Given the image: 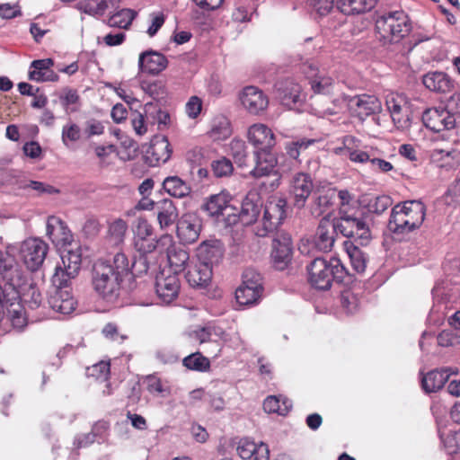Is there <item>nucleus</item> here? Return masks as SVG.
<instances>
[{
    "instance_id": "1",
    "label": "nucleus",
    "mask_w": 460,
    "mask_h": 460,
    "mask_svg": "<svg viewBox=\"0 0 460 460\" xmlns=\"http://www.w3.org/2000/svg\"><path fill=\"white\" fill-rule=\"evenodd\" d=\"M0 320L6 314L13 328L22 330L27 323L20 302L21 288L28 275L13 260L0 251Z\"/></svg>"
},
{
    "instance_id": "2",
    "label": "nucleus",
    "mask_w": 460,
    "mask_h": 460,
    "mask_svg": "<svg viewBox=\"0 0 460 460\" xmlns=\"http://www.w3.org/2000/svg\"><path fill=\"white\" fill-rule=\"evenodd\" d=\"M62 265L57 266L52 277L53 285L57 288L49 297L50 307L62 314H71L75 309L76 302L67 289L68 282L75 279L81 269V252L78 247L69 250L61 256Z\"/></svg>"
},
{
    "instance_id": "3",
    "label": "nucleus",
    "mask_w": 460,
    "mask_h": 460,
    "mask_svg": "<svg viewBox=\"0 0 460 460\" xmlns=\"http://www.w3.org/2000/svg\"><path fill=\"white\" fill-rule=\"evenodd\" d=\"M425 206L420 200H407L392 209L388 228L394 234L409 233L421 226L425 218Z\"/></svg>"
},
{
    "instance_id": "4",
    "label": "nucleus",
    "mask_w": 460,
    "mask_h": 460,
    "mask_svg": "<svg viewBox=\"0 0 460 460\" xmlns=\"http://www.w3.org/2000/svg\"><path fill=\"white\" fill-rule=\"evenodd\" d=\"M122 278L113 270L111 262L98 261L93 264L92 285L94 291L105 301L115 302L120 294Z\"/></svg>"
},
{
    "instance_id": "5",
    "label": "nucleus",
    "mask_w": 460,
    "mask_h": 460,
    "mask_svg": "<svg viewBox=\"0 0 460 460\" xmlns=\"http://www.w3.org/2000/svg\"><path fill=\"white\" fill-rule=\"evenodd\" d=\"M410 31L409 18L402 11L389 12L376 21V34L385 44L400 41Z\"/></svg>"
},
{
    "instance_id": "6",
    "label": "nucleus",
    "mask_w": 460,
    "mask_h": 460,
    "mask_svg": "<svg viewBox=\"0 0 460 460\" xmlns=\"http://www.w3.org/2000/svg\"><path fill=\"white\" fill-rule=\"evenodd\" d=\"M340 260L332 258L330 261L316 257L308 266L310 283L317 289L326 290L332 286L333 279L343 270Z\"/></svg>"
},
{
    "instance_id": "7",
    "label": "nucleus",
    "mask_w": 460,
    "mask_h": 460,
    "mask_svg": "<svg viewBox=\"0 0 460 460\" xmlns=\"http://www.w3.org/2000/svg\"><path fill=\"white\" fill-rule=\"evenodd\" d=\"M338 232L343 236L353 238L360 245H366L371 239L368 225L361 217L349 211L342 210L334 221Z\"/></svg>"
},
{
    "instance_id": "8",
    "label": "nucleus",
    "mask_w": 460,
    "mask_h": 460,
    "mask_svg": "<svg viewBox=\"0 0 460 460\" xmlns=\"http://www.w3.org/2000/svg\"><path fill=\"white\" fill-rule=\"evenodd\" d=\"M49 250L40 238H28L19 245V253L28 270H37L43 263Z\"/></svg>"
},
{
    "instance_id": "9",
    "label": "nucleus",
    "mask_w": 460,
    "mask_h": 460,
    "mask_svg": "<svg viewBox=\"0 0 460 460\" xmlns=\"http://www.w3.org/2000/svg\"><path fill=\"white\" fill-rule=\"evenodd\" d=\"M284 208L285 202L282 199L267 203L263 217L254 228L255 234L263 237L273 232L285 217Z\"/></svg>"
},
{
    "instance_id": "10",
    "label": "nucleus",
    "mask_w": 460,
    "mask_h": 460,
    "mask_svg": "<svg viewBox=\"0 0 460 460\" xmlns=\"http://www.w3.org/2000/svg\"><path fill=\"white\" fill-rule=\"evenodd\" d=\"M343 101L350 113L364 120L367 117L381 111V102L375 95L358 94L354 96L346 95Z\"/></svg>"
},
{
    "instance_id": "11",
    "label": "nucleus",
    "mask_w": 460,
    "mask_h": 460,
    "mask_svg": "<svg viewBox=\"0 0 460 460\" xmlns=\"http://www.w3.org/2000/svg\"><path fill=\"white\" fill-rule=\"evenodd\" d=\"M47 235L52 241V243L60 248H66V254L69 250L75 249L80 245L74 243V237L67 226L59 217L51 216L48 217L46 226ZM82 253V250H80ZM65 255V253L63 254Z\"/></svg>"
},
{
    "instance_id": "12",
    "label": "nucleus",
    "mask_w": 460,
    "mask_h": 460,
    "mask_svg": "<svg viewBox=\"0 0 460 460\" xmlns=\"http://www.w3.org/2000/svg\"><path fill=\"white\" fill-rule=\"evenodd\" d=\"M385 105L397 128L403 130L410 127L411 114L405 95L391 92L385 96Z\"/></svg>"
},
{
    "instance_id": "13",
    "label": "nucleus",
    "mask_w": 460,
    "mask_h": 460,
    "mask_svg": "<svg viewBox=\"0 0 460 460\" xmlns=\"http://www.w3.org/2000/svg\"><path fill=\"white\" fill-rule=\"evenodd\" d=\"M155 293L161 303L169 305L179 295L180 279L172 270H162L155 278Z\"/></svg>"
},
{
    "instance_id": "14",
    "label": "nucleus",
    "mask_w": 460,
    "mask_h": 460,
    "mask_svg": "<svg viewBox=\"0 0 460 460\" xmlns=\"http://www.w3.org/2000/svg\"><path fill=\"white\" fill-rule=\"evenodd\" d=\"M134 247L140 254L150 253L156 248V236L149 222L138 217L133 227Z\"/></svg>"
},
{
    "instance_id": "15",
    "label": "nucleus",
    "mask_w": 460,
    "mask_h": 460,
    "mask_svg": "<svg viewBox=\"0 0 460 460\" xmlns=\"http://www.w3.org/2000/svg\"><path fill=\"white\" fill-rule=\"evenodd\" d=\"M202 230V219L197 213H184L177 221V236L182 243H195Z\"/></svg>"
},
{
    "instance_id": "16",
    "label": "nucleus",
    "mask_w": 460,
    "mask_h": 460,
    "mask_svg": "<svg viewBox=\"0 0 460 460\" xmlns=\"http://www.w3.org/2000/svg\"><path fill=\"white\" fill-rule=\"evenodd\" d=\"M292 257V242L289 234L285 232L276 233L272 240L271 259L274 267L284 270L290 262Z\"/></svg>"
},
{
    "instance_id": "17",
    "label": "nucleus",
    "mask_w": 460,
    "mask_h": 460,
    "mask_svg": "<svg viewBox=\"0 0 460 460\" xmlns=\"http://www.w3.org/2000/svg\"><path fill=\"white\" fill-rule=\"evenodd\" d=\"M201 208L210 217H226L227 225L237 223L234 208L228 205L227 195L225 193L211 195Z\"/></svg>"
},
{
    "instance_id": "18",
    "label": "nucleus",
    "mask_w": 460,
    "mask_h": 460,
    "mask_svg": "<svg viewBox=\"0 0 460 460\" xmlns=\"http://www.w3.org/2000/svg\"><path fill=\"white\" fill-rule=\"evenodd\" d=\"M313 189V180L308 173L297 172L294 174L289 183V193L293 198L294 206L297 208H304Z\"/></svg>"
},
{
    "instance_id": "19",
    "label": "nucleus",
    "mask_w": 460,
    "mask_h": 460,
    "mask_svg": "<svg viewBox=\"0 0 460 460\" xmlns=\"http://www.w3.org/2000/svg\"><path fill=\"white\" fill-rule=\"evenodd\" d=\"M189 336L199 342V344L212 343L215 346V349L211 350L210 353H214V357H218L221 353L223 344L218 342V339H226V332L219 326L216 325H206L199 326L195 330L189 332ZM209 353V350H206Z\"/></svg>"
},
{
    "instance_id": "20",
    "label": "nucleus",
    "mask_w": 460,
    "mask_h": 460,
    "mask_svg": "<svg viewBox=\"0 0 460 460\" xmlns=\"http://www.w3.org/2000/svg\"><path fill=\"white\" fill-rule=\"evenodd\" d=\"M247 138L256 151H271L276 145V137L267 125L256 123L248 128Z\"/></svg>"
},
{
    "instance_id": "21",
    "label": "nucleus",
    "mask_w": 460,
    "mask_h": 460,
    "mask_svg": "<svg viewBox=\"0 0 460 460\" xmlns=\"http://www.w3.org/2000/svg\"><path fill=\"white\" fill-rule=\"evenodd\" d=\"M256 165L250 172L254 178H261L269 175L273 169L279 165L282 172L291 170V165L285 163H279L278 158L271 151H255Z\"/></svg>"
},
{
    "instance_id": "22",
    "label": "nucleus",
    "mask_w": 460,
    "mask_h": 460,
    "mask_svg": "<svg viewBox=\"0 0 460 460\" xmlns=\"http://www.w3.org/2000/svg\"><path fill=\"white\" fill-rule=\"evenodd\" d=\"M240 102L243 108L252 115L264 111L269 105L268 97L254 86H247L242 91Z\"/></svg>"
},
{
    "instance_id": "23",
    "label": "nucleus",
    "mask_w": 460,
    "mask_h": 460,
    "mask_svg": "<svg viewBox=\"0 0 460 460\" xmlns=\"http://www.w3.org/2000/svg\"><path fill=\"white\" fill-rule=\"evenodd\" d=\"M423 123L434 132L451 129L455 127L456 118L446 109H429L422 115Z\"/></svg>"
},
{
    "instance_id": "24",
    "label": "nucleus",
    "mask_w": 460,
    "mask_h": 460,
    "mask_svg": "<svg viewBox=\"0 0 460 460\" xmlns=\"http://www.w3.org/2000/svg\"><path fill=\"white\" fill-rule=\"evenodd\" d=\"M276 87L281 104L288 109H294L304 101L301 86L293 80L279 83Z\"/></svg>"
},
{
    "instance_id": "25",
    "label": "nucleus",
    "mask_w": 460,
    "mask_h": 460,
    "mask_svg": "<svg viewBox=\"0 0 460 460\" xmlns=\"http://www.w3.org/2000/svg\"><path fill=\"white\" fill-rule=\"evenodd\" d=\"M338 229L334 222L323 218L317 227L314 236V245L322 252H330L333 247Z\"/></svg>"
},
{
    "instance_id": "26",
    "label": "nucleus",
    "mask_w": 460,
    "mask_h": 460,
    "mask_svg": "<svg viewBox=\"0 0 460 460\" xmlns=\"http://www.w3.org/2000/svg\"><path fill=\"white\" fill-rule=\"evenodd\" d=\"M262 208V201L257 192H250L243 200L241 210L236 215L237 222L251 225L256 222Z\"/></svg>"
},
{
    "instance_id": "27",
    "label": "nucleus",
    "mask_w": 460,
    "mask_h": 460,
    "mask_svg": "<svg viewBox=\"0 0 460 460\" xmlns=\"http://www.w3.org/2000/svg\"><path fill=\"white\" fill-rule=\"evenodd\" d=\"M223 254V245L220 241L216 239L204 241L197 248L198 261L212 268L221 261Z\"/></svg>"
},
{
    "instance_id": "28",
    "label": "nucleus",
    "mask_w": 460,
    "mask_h": 460,
    "mask_svg": "<svg viewBox=\"0 0 460 460\" xmlns=\"http://www.w3.org/2000/svg\"><path fill=\"white\" fill-rule=\"evenodd\" d=\"M236 452L244 460L270 459V451L266 444H256L248 438L240 439L236 447Z\"/></svg>"
},
{
    "instance_id": "29",
    "label": "nucleus",
    "mask_w": 460,
    "mask_h": 460,
    "mask_svg": "<svg viewBox=\"0 0 460 460\" xmlns=\"http://www.w3.org/2000/svg\"><path fill=\"white\" fill-rule=\"evenodd\" d=\"M53 65L54 61L51 58L32 61L29 69V79L38 83L58 81V74L51 69Z\"/></svg>"
},
{
    "instance_id": "30",
    "label": "nucleus",
    "mask_w": 460,
    "mask_h": 460,
    "mask_svg": "<svg viewBox=\"0 0 460 460\" xmlns=\"http://www.w3.org/2000/svg\"><path fill=\"white\" fill-rule=\"evenodd\" d=\"M166 66V58L156 51L143 52L138 58V68L143 73L156 75L163 71Z\"/></svg>"
},
{
    "instance_id": "31",
    "label": "nucleus",
    "mask_w": 460,
    "mask_h": 460,
    "mask_svg": "<svg viewBox=\"0 0 460 460\" xmlns=\"http://www.w3.org/2000/svg\"><path fill=\"white\" fill-rule=\"evenodd\" d=\"M422 83L429 91L436 93H448L454 88V81L441 71L427 73L423 75Z\"/></svg>"
},
{
    "instance_id": "32",
    "label": "nucleus",
    "mask_w": 460,
    "mask_h": 460,
    "mask_svg": "<svg viewBox=\"0 0 460 460\" xmlns=\"http://www.w3.org/2000/svg\"><path fill=\"white\" fill-rule=\"evenodd\" d=\"M172 155L171 145L167 137H163L154 140L147 150V160L152 166L166 163Z\"/></svg>"
},
{
    "instance_id": "33",
    "label": "nucleus",
    "mask_w": 460,
    "mask_h": 460,
    "mask_svg": "<svg viewBox=\"0 0 460 460\" xmlns=\"http://www.w3.org/2000/svg\"><path fill=\"white\" fill-rule=\"evenodd\" d=\"M334 197L335 190L333 189L317 190L309 207L311 215L318 217L324 214L332 205Z\"/></svg>"
},
{
    "instance_id": "34",
    "label": "nucleus",
    "mask_w": 460,
    "mask_h": 460,
    "mask_svg": "<svg viewBox=\"0 0 460 460\" xmlns=\"http://www.w3.org/2000/svg\"><path fill=\"white\" fill-rule=\"evenodd\" d=\"M119 0H82L79 8L91 15H103L113 13L118 8Z\"/></svg>"
},
{
    "instance_id": "35",
    "label": "nucleus",
    "mask_w": 460,
    "mask_h": 460,
    "mask_svg": "<svg viewBox=\"0 0 460 460\" xmlns=\"http://www.w3.org/2000/svg\"><path fill=\"white\" fill-rule=\"evenodd\" d=\"M157 220L162 229L173 225L178 217V210L169 199H164L156 205Z\"/></svg>"
},
{
    "instance_id": "36",
    "label": "nucleus",
    "mask_w": 460,
    "mask_h": 460,
    "mask_svg": "<svg viewBox=\"0 0 460 460\" xmlns=\"http://www.w3.org/2000/svg\"><path fill=\"white\" fill-rule=\"evenodd\" d=\"M128 223L122 218H115L109 222L106 240L112 246H119L125 241Z\"/></svg>"
},
{
    "instance_id": "37",
    "label": "nucleus",
    "mask_w": 460,
    "mask_h": 460,
    "mask_svg": "<svg viewBox=\"0 0 460 460\" xmlns=\"http://www.w3.org/2000/svg\"><path fill=\"white\" fill-rule=\"evenodd\" d=\"M212 267L198 261L192 270H190L186 279L192 287H203L208 284L212 278Z\"/></svg>"
},
{
    "instance_id": "38",
    "label": "nucleus",
    "mask_w": 460,
    "mask_h": 460,
    "mask_svg": "<svg viewBox=\"0 0 460 460\" xmlns=\"http://www.w3.org/2000/svg\"><path fill=\"white\" fill-rule=\"evenodd\" d=\"M343 149L346 155L353 163L365 164L367 159L368 150L360 149V141L353 136H345L342 138Z\"/></svg>"
},
{
    "instance_id": "39",
    "label": "nucleus",
    "mask_w": 460,
    "mask_h": 460,
    "mask_svg": "<svg viewBox=\"0 0 460 460\" xmlns=\"http://www.w3.org/2000/svg\"><path fill=\"white\" fill-rule=\"evenodd\" d=\"M447 370H433L422 377L421 384L426 393H434L441 389L447 381Z\"/></svg>"
},
{
    "instance_id": "40",
    "label": "nucleus",
    "mask_w": 460,
    "mask_h": 460,
    "mask_svg": "<svg viewBox=\"0 0 460 460\" xmlns=\"http://www.w3.org/2000/svg\"><path fill=\"white\" fill-rule=\"evenodd\" d=\"M164 190L172 197L184 198L190 193V187L178 176H168L163 181Z\"/></svg>"
},
{
    "instance_id": "41",
    "label": "nucleus",
    "mask_w": 460,
    "mask_h": 460,
    "mask_svg": "<svg viewBox=\"0 0 460 460\" xmlns=\"http://www.w3.org/2000/svg\"><path fill=\"white\" fill-rule=\"evenodd\" d=\"M291 408V401L281 395H270L263 402V409L268 413H278L279 415L285 416Z\"/></svg>"
},
{
    "instance_id": "42",
    "label": "nucleus",
    "mask_w": 460,
    "mask_h": 460,
    "mask_svg": "<svg viewBox=\"0 0 460 460\" xmlns=\"http://www.w3.org/2000/svg\"><path fill=\"white\" fill-rule=\"evenodd\" d=\"M377 0H337L338 7L346 14L361 13L371 10Z\"/></svg>"
},
{
    "instance_id": "43",
    "label": "nucleus",
    "mask_w": 460,
    "mask_h": 460,
    "mask_svg": "<svg viewBox=\"0 0 460 460\" xmlns=\"http://www.w3.org/2000/svg\"><path fill=\"white\" fill-rule=\"evenodd\" d=\"M314 143V139L308 138H299L287 142L285 144V150L288 158L292 160V164L299 165L301 164L300 155Z\"/></svg>"
},
{
    "instance_id": "44",
    "label": "nucleus",
    "mask_w": 460,
    "mask_h": 460,
    "mask_svg": "<svg viewBox=\"0 0 460 460\" xmlns=\"http://www.w3.org/2000/svg\"><path fill=\"white\" fill-rule=\"evenodd\" d=\"M347 254L352 268L358 273H363L367 268V256L358 247L348 242L345 243Z\"/></svg>"
},
{
    "instance_id": "45",
    "label": "nucleus",
    "mask_w": 460,
    "mask_h": 460,
    "mask_svg": "<svg viewBox=\"0 0 460 460\" xmlns=\"http://www.w3.org/2000/svg\"><path fill=\"white\" fill-rule=\"evenodd\" d=\"M189 261V253L183 249H172L168 252V261L172 273L178 275L179 272L185 270Z\"/></svg>"
},
{
    "instance_id": "46",
    "label": "nucleus",
    "mask_w": 460,
    "mask_h": 460,
    "mask_svg": "<svg viewBox=\"0 0 460 460\" xmlns=\"http://www.w3.org/2000/svg\"><path fill=\"white\" fill-rule=\"evenodd\" d=\"M182 364L188 369L198 372H206L210 367L209 359L204 357L200 352L191 353L185 357L182 360Z\"/></svg>"
},
{
    "instance_id": "47",
    "label": "nucleus",
    "mask_w": 460,
    "mask_h": 460,
    "mask_svg": "<svg viewBox=\"0 0 460 460\" xmlns=\"http://www.w3.org/2000/svg\"><path fill=\"white\" fill-rule=\"evenodd\" d=\"M209 134L214 140H221L228 137L231 135L230 123L228 119L225 117H218L215 119L212 122Z\"/></svg>"
},
{
    "instance_id": "48",
    "label": "nucleus",
    "mask_w": 460,
    "mask_h": 460,
    "mask_svg": "<svg viewBox=\"0 0 460 460\" xmlns=\"http://www.w3.org/2000/svg\"><path fill=\"white\" fill-rule=\"evenodd\" d=\"M135 18V13L130 9H120L111 15L108 23L111 27L128 28Z\"/></svg>"
},
{
    "instance_id": "49",
    "label": "nucleus",
    "mask_w": 460,
    "mask_h": 460,
    "mask_svg": "<svg viewBox=\"0 0 460 460\" xmlns=\"http://www.w3.org/2000/svg\"><path fill=\"white\" fill-rule=\"evenodd\" d=\"M261 292L252 289L248 286H240L235 290V298L240 305H248L254 304L261 297Z\"/></svg>"
},
{
    "instance_id": "50",
    "label": "nucleus",
    "mask_w": 460,
    "mask_h": 460,
    "mask_svg": "<svg viewBox=\"0 0 460 460\" xmlns=\"http://www.w3.org/2000/svg\"><path fill=\"white\" fill-rule=\"evenodd\" d=\"M145 112L156 120L159 128H166L170 124L171 119L169 113L157 108L155 102H146L145 104Z\"/></svg>"
},
{
    "instance_id": "51",
    "label": "nucleus",
    "mask_w": 460,
    "mask_h": 460,
    "mask_svg": "<svg viewBox=\"0 0 460 460\" xmlns=\"http://www.w3.org/2000/svg\"><path fill=\"white\" fill-rule=\"evenodd\" d=\"M310 84L315 93L330 94L333 89L334 81L330 76L320 73Z\"/></svg>"
},
{
    "instance_id": "52",
    "label": "nucleus",
    "mask_w": 460,
    "mask_h": 460,
    "mask_svg": "<svg viewBox=\"0 0 460 460\" xmlns=\"http://www.w3.org/2000/svg\"><path fill=\"white\" fill-rule=\"evenodd\" d=\"M229 150L235 163L239 165H243L247 156L244 141L241 139H233L229 145Z\"/></svg>"
},
{
    "instance_id": "53",
    "label": "nucleus",
    "mask_w": 460,
    "mask_h": 460,
    "mask_svg": "<svg viewBox=\"0 0 460 460\" xmlns=\"http://www.w3.org/2000/svg\"><path fill=\"white\" fill-rule=\"evenodd\" d=\"M369 163L372 170H377L382 172H387L394 169L393 164L376 155L374 149L368 150L367 163Z\"/></svg>"
},
{
    "instance_id": "54",
    "label": "nucleus",
    "mask_w": 460,
    "mask_h": 460,
    "mask_svg": "<svg viewBox=\"0 0 460 460\" xmlns=\"http://www.w3.org/2000/svg\"><path fill=\"white\" fill-rule=\"evenodd\" d=\"M241 286H248L260 292H262L263 289L261 275L252 269H247L243 273V283Z\"/></svg>"
},
{
    "instance_id": "55",
    "label": "nucleus",
    "mask_w": 460,
    "mask_h": 460,
    "mask_svg": "<svg viewBox=\"0 0 460 460\" xmlns=\"http://www.w3.org/2000/svg\"><path fill=\"white\" fill-rule=\"evenodd\" d=\"M142 91L153 99H158L164 94V85L160 81H143L140 84Z\"/></svg>"
},
{
    "instance_id": "56",
    "label": "nucleus",
    "mask_w": 460,
    "mask_h": 460,
    "mask_svg": "<svg viewBox=\"0 0 460 460\" xmlns=\"http://www.w3.org/2000/svg\"><path fill=\"white\" fill-rule=\"evenodd\" d=\"M62 105L70 111H75L77 110V102L79 101V95L77 91L70 88H66L60 96Z\"/></svg>"
},
{
    "instance_id": "57",
    "label": "nucleus",
    "mask_w": 460,
    "mask_h": 460,
    "mask_svg": "<svg viewBox=\"0 0 460 460\" xmlns=\"http://www.w3.org/2000/svg\"><path fill=\"white\" fill-rule=\"evenodd\" d=\"M81 129L75 123H67L62 128V142L68 146V142H75L80 139Z\"/></svg>"
},
{
    "instance_id": "58",
    "label": "nucleus",
    "mask_w": 460,
    "mask_h": 460,
    "mask_svg": "<svg viewBox=\"0 0 460 460\" xmlns=\"http://www.w3.org/2000/svg\"><path fill=\"white\" fill-rule=\"evenodd\" d=\"M392 204L388 196H377L370 199L367 207L370 212L381 214L385 211Z\"/></svg>"
},
{
    "instance_id": "59",
    "label": "nucleus",
    "mask_w": 460,
    "mask_h": 460,
    "mask_svg": "<svg viewBox=\"0 0 460 460\" xmlns=\"http://www.w3.org/2000/svg\"><path fill=\"white\" fill-rule=\"evenodd\" d=\"M440 438L444 445L445 450L447 452L448 455H455L459 452L460 449L458 442L460 440V437H457L456 434L450 431L447 434L441 433Z\"/></svg>"
},
{
    "instance_id": "60",
    "label": "nucleus",
    "mask_w": 460,
    "mask_h": 460,
    "mask_svg": "<svg viewBox=\"0 0 460 460\" xmlns=\"http://www.w3.org/2000/svg\"><path fill=\"white\" fill-rule=\"evenodd\" d=\"M212 170L217 177L228 176L233 172V164L230 160L221 158L212 163Z\"/></svg>"
},
{
    "instance_id": "61",
    "label": "nucleus",
    "mask_w": 460,
    "mask_h": 460,
    "mask_svg": "<svg viewBox=\"0 0 460 460\" xmlns=\"http://www.w3.org/2000/svg\"><path fill=\"white\" fill-rule=\"evenodd\" d=\"M150 25L146 30V33L149 37H154L157 31L161 29L165 22V16L163 13H152L149 15Z\"/></svg>"
},
{
    "instance_id": "62",
    "label": "nucleus",
    "mask_w": 460,
    "mask_h": 460,
    "mask_svg": "<svg viewBox=\"0 0 460 460\" xmlns=\"http://www.w3.org/2000/svg\"><path fill=\"white\" fill-rule=\"evenodd\" d=\"M113 270L118 272L121 278L128 272V260L127 256L122 252H118L114 258L113 262L111 263Z\"/></svg>"
},
{
    "instance_id": "63",
    "label": "nucleus",
    "mask_w": 460,
    "mask_h": 460,
    "mask_svg": "<svg viewBox=\"0 0 460 460\" xmlns=\"http://www.w3.org/2000/svg\"><path fill=\"white\" fill-rule=\"evenodd\" d=\"M131 125L134 131L138 136H143L147 132V124L142 113L135 111L131 115Z\"/></svg>"
},
{
    "instance_id": "64",
    "label": "nucleus",
    "mask_w": 460,
    "mask_h": 460,
    "mask_svg": "<svg viewBox=\"0 0 460 460\" xmlns=\"http://www.w3.org/2000/svg\"><path fill=\"white\" fill-rule=\"evenodd\" d=\"M110 429V423L106 420H98L92 428V432L97 438L98 443H102L106 440Z\"/></svg>"
}]
</instances>
